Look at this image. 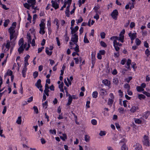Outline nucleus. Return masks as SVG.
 Segmentation results:
<instances>
[{"instance_id": "nucleus-1", "label": "nucleus", "mask_w": 150, "mask_h": 150, "mask_svg": "<svg viewBox=\"0 0 150 150\" xmlns=\"http://www.w3.org/2000/svg\"><path fill=\"white\" fill-rule=\"evenodd\" d=\"M14 29L15 28L13 27H10L8 29L10 35V40L11 41L13 40L11 42V43H13L14 41L16 39L17 37V33L15 32V30Z\"/></svg>"}, {"instance_id": "nucleus-2", "label": "nucleus", "mask_w": 150, "mask_h": 150, "mask_svg": "<svg viewBox=\"0 0 150 150\" xmlns=\"http://www.w3.org/2000/svg\"><path fill=\"white\" fill-rule=\"evenodd\" d=\"M18 44L19 46L18 49V51L19 54L21 53L27 46V43H24V40L23 38H21L19 41Z\"/></svg>"}, {"instance_id": "nucleus-3", "label": "nucleus", "mask_w": 150, "mask_h": 150, "mask_svg": "<svg viewBox=\"0 0 150 150\" xmlns=\"http://www.w3.org/2000/svg\"><path fill=\"white\" fill-rule=\"evenodd\" d=\"M125 30L124 29L120 32L119 37L117 36H112L110 38V39H118V40L119 41L123 43L124 42V34L125 33Z\"/></svg>"}, {"instance_id": "nucleus-4", "label": "nucleus", "mask_w": 150, "mask_h": 150, "mask_svg": "<svg viewBox=\"0 0 150 150\" xmlns=\"http://www.w3.org/2000/svg\"><path fill=\"white\" fill-rule=\"evenodd\" d=\"M28 3H26L23 4L24 7L28 9L33 5H35L36 4V0H27Z\"/></svg>"}, {"instance_id": "nucleus-5", "label": "nucleus", "mask_w": 150, "mask_h": 150, "mask_svg": "<svg viewBox=\"0 0 150 150\" xmlns=\"http://www.w3.org/2000/svg\"><path fill=\"white\" fill-rule=\"evenodd\" d=\"M45 23L44 21L42 20L39 24L40 27L39 33L40 34L43 35L45 33Z\"/></svg>"}, {"instance_id": "nucleus-6", "label": "nucleus", "mask_w": 150, "mask_h": 150, "mask_svg": "<svg viewBox=\"0 0 150 150\" xmlns=\"http://www.w3.org/2000/svg\"><path fill=\"white\" fill-rule=\"evenodd\" d=\"M109 96L110 98L108 99V104L111 107L114 101V96L113 94L112 93H110Z\"/></svg>"}, {"instance_id": "nucleus-7", "label": "nucleus", "mask_w": 150, "mask_h": 150, "mask_svg": "<svg viewBox=\"0 0 150 150\" xmlns=\"http://www.w3.org/2000/svg\"><path fill=\"white\" fill-rule=\"evenodd\" d=\"M143 144L146 146H149V137L148 136L144 135L143 137L142 140Z\"/></svg>"}, {"instance_id": "nucleus-8", "label": "nucleus", "mask_w": 150, "mask_h": 150, "mask_svg": "<svg viewBox=\"0 0 150 150\" xmlns=\"http://www.w3.org/2000/svg\"><path fill=\"white\" fill-rule=\"evenodd\" d=\"M78 36L76 33L72 34L71 40L74 42V44L77 43L78 41Z\"/></svg>"}, {"instance_id": "nucleus-9", "label": "nucleus", "mask_w": 150, "mask_h": 150, "mask_svg": "<svg viewBox=\"0 0 150 150\" xmlns=\"http://www.w3.org/2000/svg\"><path fill=\"white\" fill-rule=\"evenodd\" d=\"M118 14V12L117 10L115 9L113 11L111 14V16L115 20H116Z\"/></svg>"}, {"instance_id": "nucleus-10", "label": "nucleus", "mask_w": 150, "mask_h": 150, "mask_svg": "<svg viewBox=\"0 0 150 150\" xmlns=\"http://www.w3.org/2000/svg\"><path fill=\"white\" fill-rule=\"evenodd\" d=\"M41 80L40 79H38L37 82L35 84V86L38 88L39 89V90L41 91H43V90L41 88L42 86L41 85Z\"/></svg>"}, {"instance_id": "nucleus-11", "label": "nucleus", "mask_w": 150, "mask_h": 150, "mask_svg": "<svg viewBox=\"0 0 150 150\" xmlns=\"http://www.w3.org/2000/svg\"><path fill=\"white\" fill-rule=\"evenodd\" d=\"M139 109V108L137 105H133L130 109V111L131 113H134L137 110Z\"/></svg>"}, {"instance_id": "nucleus-12", "label": "nucleus", "mask_w": 150, "mask_h": 150, "mask_svg": "<svg viewBox=\"0 0 150 150\" xmlns=\"http://www.w3.org/2000/svg\"><path fill=\"white\" fill-rule=\"evenodd\" d=\"M128 35L131 40H134L137 37V33H129L128 34Z\"/></svg>"}, {"instance_id": "nucleus-13", "label": "nucleus", "mask_w": 150, "mask_h": 150, "mask_svg": "<svg viewBox=\"0 0 150 150\" xmlns=\"http://www.w3.org/2000/svg\"><path fill=\"white\" fill-rule=\"evenodd\" d=\"M100 94L102 96H105L107 95V92L106 90L104 89L101 88L99 91Z\"/></svg>"}, {"instance_id": "nucleus-14", "label": "nucleus", "mask_w": 150, "mask_h": 150, "mask_svg": "<svg viewBox=\"0 0 150 150\" xmlns=\"http://www.w3.org/2000/svg\"><path fill=\"white\" fill-rule=\"evenodd\" d=\"M51 2L52 4V6L55 9H56L59 8V6L57 2L52 0L51 1Z\"/></svg>"}, {"instance_id": "nucleus-15", "label": "nucleus", "mask_w": 150, "mask_h": 150, "mask_svg": "<svg viewBox=\"0 0 150 150\" xmlns=\"http://www.w3.org/2000/svg\"><path fill=\"white\" fill-rule=\"evenodd\" d=\"M79 28L78 26H76L74 28H73L72 27H71L70 29L71 30V33L72 34H74L78 30Z\"/></svg>"}, {"instance_id": "nucleus-16", "label": "nucleus", "mask_w": 150, "mask_h": 150, "mask_svg": "<svg viewBox=\"0 0 150 150\" xmlns=\"http://www.w3.org/2000/svg\"><path fill=\"white\" fill-rule=\"evenodd\" d=\"M102 82L105 85L108 86H110V81L107 79L103 80Z\"/></svg>"}, {"instance_id": "nucleus-17", "label": "nucleus", "mask_w": 150, "mask_h": 150, "mask_svg": "<svg viewBox=\"0 0 150 150\" xmlns=\"http://www.w3.org/2000/svg\"><path fill=\"white\" fill-rule=\"evenodd\" d=\"M69 97L68 100V102L67 104V105H70L72 101V98L70 94H69Z\"/></svg>"}, {"instance_id": "nucleus-18", "label": "nucleus", "mask_w": 150, "mask_h": 150, "mask_svg": "<svg viewBox=\"0 0 150 150\" xmlns=\"http://www.w3.org/2000/svg\"><path fill=\"white\" fill-rule=\"evenodd\" d=\"M10 41L9 40H7L6 41V44H5L4 43L3 45V46H5L6 48V49H7L8 50H9L10 47Z\"/></svg>"}, {"instance_id": "nucleus-19", "label": "nucleus", "mask_w": 150, "mask_h": 150, "mask_svg": "<svg viewBox=\"0 0 150 150\" xmlns=\"http://www.w3.org/2000/svg\"><path fill=\"white\" fill-rule=\"evenodd\" d=\"M27 70V68L26 67H24L23 68L22 73L23 75V76L24 77H25V73Z\"/></svg>"}, {"instance_id": "nucleus-20", "label": "nucleus", "mask_w": 150, "mask_h": 150, "mask_svg": "<svg viewBox=\"0 0 150 150\" xmlns=\"http://www.w3.org/2000/svg\"><path fill=\"white\" fill-rule=\"evenodd\" d=\"M49 48L46 47L45 48V52L49 56H50L52 54V51H49Z\"/></svg>"}, {"instance_id": "nucleus-21", "label": "nucleus", "mask_w": 150, "mask_h": 150, "mask_svg": "<svg viewBox=\"0 0 150 150\" xmlns=\"http://www.w3.org/2000/svg\"><path fill=\"white\" fill-rule=\"evenodd\" d=\"M113 45L115 50L117 52H119L120 49V47L115 43H114V42H113Z\"/></svg>"}, {"instance_id": "nucleus-22", "label": "nucleus", "mask_w": 150, "mask_h": 150, "mask_svg": "<svg viewBox=\"0 0 150 150\" xmlns=\"http://www.w3.org/2000/svg\"><path fill=\"white\" fill-rule=\"evenodd\" d=\"M98 93L97 91H94L92 94V96L93 98H96L98 97Z\"/></svg>"}, {"instance_id": "nucleus-23", "label": "nucleus", "mask_w": 150, "mask_h": 150, "mask_svg": "<svg viewBox=\"0 0 150 150\" xmlns=\"http://www.w3.org/2000/svg\"><path fill=\"white\" fill-rule=\"evenodd\" d=\"M63 137L60 136V138L63 141H65L66 139H67V137L66 134H62Z\"/></svg>"}, {"instance_id": "nucleus-24", "label": "nucleus", "mask_w": 150, "mask_h": 150, "mask_svg": "<svg viewBox=\"0 0 150 150\" xmlns=\"http://www.w3.org/2000/svg\"><path fill=\"white\" fill-rule=\"evenodd\" d=\"M111 40H113V42L114 43H115L116 45H117L118 46H121L122 45V44L119 43V42H117V40H118V39H110Z\"/></svg>"}, {"instance_id": "nucleus-25", "label": "nucleus", "mask_w": 150, "mask_h": 150, "mask_svg": "<svg viewBox=\"0 0 150 150\" xmlns=\"http://www.w3.org/2000/svg\"><path fill=\"white\" fill-rule=\"evenodd\" d=\"M137 91L139 92H141L144 91V89L141 86H137Z\"/></svg>"}, {"instance_id": "nucleus-26", "label": "nucleus", "mask_w": 150, "mask_h": 150, "mask_svg": "<svg viewBox=\"0 0 150 150\" xmlns=\"http://www.w3.org/2000/svg\"><path fill=\"white\" fill-rule=\"evenodd\" d=\"M119 112L121 114H123L124 113V109L123 108H120L118 109Z\"/></svg>"}, {"instance_id": "nucleus-27", "label": "nucleus", "mask_w": 150, "mask_h": 150, "mask_svg": "<svg viewBox=\"0 0 150 150\" xmlns=\"http://www.w3.org/2000/svg\"><path fill=\"white\" fill-rule=\"evenodd\" d=\"M150 114V112L149 111H147L146 112H145L144 114V117L146 119H147Z\"/></svg>"}, {"instance_id": "nucleus-28", "label": "nucleus", "mask_w": 150, "mask_h": 150, "mask_svg": "<svg viewBox=\"0 0 150 150\" xmlns=\"http://www.w3.org/2000/svg\"><path fill=\"white\" fill-rule=\"evenodd\" d=\"M131 60L129 59H128L127 62V65H128V67H126L128 69H129V68L130 67V65L131 63Z\"/></svg>"}, {"instance_id": "nucleus-29", "label": "nucleus", "mask_w": 150, "mask_h": 150, "mask_svg": "<svg viewBox=\"0 0 150 150\" xmlns=\"http://www.w3.org/2000/svg\"><path fill=\"white\" fill-rule=\"evenodd\" d=\"M86 33L85 34V36H84L83 41L84 43H88L89 42V41L88 40L87 38V36L86 35Z\"/></svg>"}, {"instance_id": "nucleus-30", "label": "nucleus", "mask_w": 150, "mask_h": 150, "mask_svg": "<svg viewBox=\"0 0 150 150\" xmlns=\"http://www.w3.org/2000/svg\"><path fill=\"white\" fill-rule=\"evenodd\" d=\"M113 82L114 84L117 85L119 82L118 79L116 78H114L113 80Z\"/></svg>"}, {"instance_id": "nucleus-31", "label": "nucleus", "mask_w": 150, "mask_h": 150, "mask_svg": "<svg viewBox=\"0 0 150 150\" xmlns=\"http://www.w3.org/2000/svg\"><path fill=\"white\" fill-rule=\"evenodd\" d=\"M121 150H128V148L125 144L121 146Z\"/></svg>"}, {"instance_id": "nucleus-32", "label": "nucleus", "mask_w": 150, "mask_h": 150, "mask_svg": "<svg viewBox=\"0 0 150 150\" xmlns=\"http://www.w3.org/2000/svg\"><path fill=\"white\" fill-rule=\"evenodd\" d=\"M146 96L144 95L141 94H139L138 96V98L140 100H141L142 99H144Z\"/></svg>"}, {"instance_id": "nucleus-33", "label": "nucleus", "mask_w": 150, "mask_h": 150, "mask_svg": "<svg viewBox=\"0 0 150 150\" xmlns=\"http://www.w3.org/2000/svg\"><path fill=\"white\" fill-rule=\"evenodd\" d=\"M135 43L137 45H139L141 43V41L138 38H137L135 40Z\"/></svg>"}, {"instance_id": "nucleus-34", "label": "nucleus", "mask_w": 150, "mask_h": 150, "mask_svg": "<svg viewBox=\"0 0 150 150\" xmlns=\"http://www.w3.org/2000/svg\"><path fill=\"white\" fill-rule=\"evenodd\" d=\"M76 45V46L75 48H74V50L76 52H79V46L77 45L76 43L75 44Z\"/></svg>"}, {"instance_id": "nucleus-35", "label": "nucleus", "mask_w": 150, "mask_h": 150, "mask_svg": "<svg viewBox=\"0 0 150 150\" xmlns=\"http://www.w3.org/2000/svg\"><path fill=\"white\" fill-rule=\"evenodd\" d=\"M69 8L68 7H67L65 11V14L66 15V16L67 17H69Z\"/></svg>"}, {"instance_id": "nucleus-36", "label": "nucleus", "mask_w": 150, "mask_h": 150, "mask_svg": "<svg viewBox=\"0 0 150 150\" xmlns=\"http://www.w3.org/2000/svg\"><path fill=\"white\" fill-rule=\"evenodd\" d=\"M9 19H7L4 22V26L5 27H6L8 25L9 22Z\"/></svg>"}, {"instance_id": "nucleus-37", "label": "nucleus", "mask_w": 150, "mask_h": 150, "mask_svg": "<svg viewBox=\"0 0 150 150\" xmlns=\"http://www.w3.org/2000/svg\"><path fill=\"white\" fill-rule=\"evenodd\" d=\"M106 134V132L105 131H101L100 132V133H99V135L101 136H104Z\"/></svg>"}, {"instance_id": "nucleus-38", "label": "nucleus", "mask_w": 150, "mask_h": 150, "mask_svg": "<svg viewBox=\"0 0 150 150\" xmlns=\"http://www.w3.org/2000/svg\"><path fill=\"white\" fill-rule=\"evenodd\" d=\"M21 117H19L16 121V122L18 124H20L21 123Z\"/></svg>"}, {"instance_id": "nucleus-39", "label": "nucleus", "mask_w": 150, "mask_h": 150, "mask_svg": "<svg viewBox=\"0 0 150 150\" xmlns=\"http://www.w3.org/2000/svg\"><path fill=\"white\" fill-rule=\"evenodd\" d=\"M145 54L146 55L147 57H148L150 55V51L148 49H147L145 51Z\"/></svg>"}, {"instance_id": "nucleus-40", "label": "nucleus", "mask_w": 150, "mask_h": 150, "mask_svg": "<svg viewBox=\"0 0 150 150\" xmlns=\"http://www.w3.org/2000/svg\"><path fill=\"white\" fill-rule=\"evenodd\" d=\"M131 1H132V4L130 6V8L131 9L134 8V2H135V0H131Z\"/></svg>"}, {"instance_id": "nucleus-41", "label": "nucleus", "mask_w": 150, "mask_h": 150, "mask_svg": "<svg viewBox=\"0 0 150 150\" xmlns=\"http://www.w3.org/2000/svg\"><path fill=\"white\" fill-rule=\"evenodd\" d=\"M91 123L93 125H96L97 124V122L96 120L93 119L91 120Z\"/></svg>"}, {"instance_id": "nucleus-42", "label": "nucleus", "mask_w": 150, "mask_h": 150, "mask_svg": "<svg viewBox=\"0 0 150 150\" xmlns=\"http://www.w3.org/2000/svg\"><path fill=\"white\" fill-rule=\"evenodd\" d=\"M124 87L127 90H129L130 86L127 83H126L124 85Z\"/></svg>"}, {"instance_id": "nucleus-43", "label": "nucleus", "mask_w": 150, "mask_h": 150, "mask_svg": "<svg viewBox=\"0 0 150 150\" xmlns=\"http://www.w3.org/2000/svg\"><path fill=\"white\" fill-rule=\"evenodd\" d=\"M86 0H79V6L80 7L81 5L82 4H83L85 2V1Z\"/></svg>"}, {"instance_id": "nucleus-44", "label": "nucleus", "mask_w": 150, "mask_h": 150, "mask_svg": "<svg viewBox=\"0 0 150 150\" xmlns=\"http://www.w3.org/2000/svg\"><path fill=\"white\" fill-rule=\"evenodd\" d=\"M89 137L87 135H86L85 136V140L86 142H88L89 141Z\"/></svg>"}, {"instance_id": "nucleus-45", "label": "nucleus", "mask_w": 150, "mask_h": 150, "mask_svg": "<svg viewBox=\"0 0 150 150\" xmlns=\"http://www.w3.org/2000/svg\"><path fill=\"white\" fill-rule=\"evenodd\" d=\"M59 21L58 20V19L57 18L54 19V23H55L57 26H58V25H59Z\"/></svg>"}, {"instance_id": "nucleus-46", "label": "nucleus", "mask_w": 150, "mask_h": 150, "mask_svg": "<svg viewBox=\"0 0 150 150\" xmlns=\"http://www.w3.org/2000/svg\"><path fill=\"white\" fill-rule=\"evenodd\" d=\"M100 45L101 46L103 47H107V45L106 43L104 42L101 41L100 42Z\"/></svg>"}, {"instance_id": "nucleus-47", "label": "nucleus", "mask_w": 150, "mask_h": 150, "mask_svg": "<svg viewBox=\"0 0 150 150\" xmlns=\"http://www.w3.org/2000/svg\"><path fill=\"white\" fill-rule=\"evenodd\" d=\"M27 38L28 39V42H31V37L30 35V34H28L27 36Z\"/></svg>"}, {"instance_id": "nucleus-48", "label": "nucleus", "mask_w": 150, "mask_h": 150, "mask_svg": "<svg viewBox=\"0 0 150 150\" xmlns=\"http://www.w3.org/2000/svg\"><path fill=\"white\" fill-rule=\"evenodd\" d=\"M8 75L11 76L12 75V71L11 70H8L6 73Z\"/></svg>"}, {"instance_id": "nucleus-49", "label": "nucleus", "mask_w": 150, "mask_h": 150, "mask_svg": "<svg viewBox=\"0 0 150 150\" xmlns=\"http://www.w3.org/2000/svg\"><path fill=\"white\" fill-rule=\"evenodd\" d=\"M101 37L102 38H105V34L104 32H102L100 33V34Z\"/></svg>"}, {"instance_id": "nucleus-50", "label": "nucleus", "mask_w": 150, "mask_h": 150, "mask_svg": "<svg viewBox=\"0 0 150 150\" xmlns=\"http://www.w3.org/2000/svg\"><path fill=\"white\" fill-rule=\"evenodd\" d=\"M135 123H137L138 124H140L142 122V121L141 120L138 119L135 120Z\"/></svg>"}, {"instance_id": "nucleus-51", "label": "nucleus", "mask_w": 150, "mask_h": 150, "mask_svg": "<svg viewBox=\"0 0 150 150\" xmlns=\"http://www.w3.org/2000/svg\"><path fill=\"white\" fill-rule=\"evenodd\" d=\"M34 110V112L37 114L38 113V108L37 106H34L33 107V108Z\"/></svg>"}, {"instance_id": "nucleus-52", "label": "nucleus", "mask_w": 150, "mask_h": 150, "mask_svg": "<svg viewBox=\"0 0 150 150\" xmlns=\"http://www.w3.org/2000/svg\"><path fill=\"white\" fill-rule=\"evenodd\" d=\"M38 75V73L37 71H35L34 72L33 76L34 78H36Z\"/></svg>"}, {"instance_id": "nucleus-53", "label": "nucleus", "mask_w": 150, "mask_h": 150, "mask_svg": "<svg viewBox=\"0 0 150 150\" xmlns=\"http://www.w3.org/2000/svg\"><path fill=\"white\" fill-rule=\"evenodd\" d=\"M135 150H142V146L140 145H139L135 148Z\"/></svg>"}, {"instance_id": "nucleus-54", "label": "nucleus", "mask_w": 150, "mask_h": 150, "mask_svg": "<svg viewBox=\"0 0 150 150\" xmlns=\"http://www.w3.org/2000/svg\"><path fill=\"white\" fill-rule=\"evenodd\" d=\"M99 8L100 7L99 6H96L93 9L95 10V12L97 13L98 12V10Z\"/></svg>"}, {"instance_id": "nucleus-55", "label": "nucleus", "mask_w": 150, "mask_h": 150, "mask_svg": "<svg viewBox=\"0 0 150 150\" xmlns=\"http://www.w3.org/2000/svg\"><path fill=\"white\" fill-rule=\"evenodd\" d=\"M83 21V19L81 17H80L79 19L77 20V23H80L82 22Z\"/></svg>"}, {"instance_id": "nucleus-56", "label": "nucleus", "mask_w": 150, "mask_h": 150, "mask_svg": "<svg viewBox=\"0 0 150 150\" xmlns=\"http://www.w3.org/2000/svg\"><path fill=\"white\" fill-rule=\"evenodd\" d=\"M50 133L53 134L54 133V134H56V130L55 129L52 130L50 129Z\"/></svg>"}, {"instance_id": "nucleus-57", "label": "nucleus", "mask_w": 150, "mask_h": 150, "mask_svg": "<svg viewBox=\"0 0 150 150\" xmlns=\"http://www.w3.org/2000/svg\"><path fill=\"white\" fill-rule=\"evenodd\" d=\"M44 47H41L39 48L38 50V53H40L41 52L42 50L44 49Z\"/></svg>"}, {"instance_id": "nucleus-58", "label": "nucleus", "mask_w": 150, "mask_h": 150, "mask_svg": "<svg viewBox=\"0 0 150 150\" xmlns=\"http://www.w3.org/2000/svg\"><path fill=\"white\" fill-rule=\"evenodd\" d=\"M49 91V90L48 89H45V90L44 91V92L45 94L47 96H49V94H48Z\"/></svg>"}, {"instance_id": "nucleus-59", "label": "nucleus", "mask_w": 150, "mask_h": 150, "mask_svg": "<svg viewBox=\"0 0 150 150\" xmlns=\"http://www.w3.org/2000/svg\"><path fill=\"white\" fill-rule=\"evenodd\" d=\"M33 100V97L32 96L28 98L27 100V102L29 103L31 102Z\"/></svg>"}, {"instance_id": "nucleus-60", "label": "nucleus", "mask_w": 150, "mask_h": 150, "mask_svg": "<svg viewBox=\"0 0 150 150\" xmlns=\"http://www.w3.org/2000/svg\"><path fill=\"white\" fill-rule=\"evenodd\" d=\"M74 59L75 60V62L76 64H79V59L78 58L75 57L74 58Z\"/></svg>"}, {"instance_id": "nucleus-61", "label": "nucleus", "mask_w": 150, "mask_h": 150, "mask_svg": "<svg viewBox=\"0 0 150 150\" xmlns=\"http://www.w3.org/2000/svg\"><path fill=\"white\" fill-rule=\"evenodd\" d=\"M30 56L28 55H27L24 58V62H27L28 61V59L30 57Z\"/></svg>"}, {"instance_id": "nucleus-62", "label": "nucleus", "mask_w": 150, "mask_h": 150, "mask_svg": "<svg viewBox=\"0 0 150 150\" xmlns=\"http://www.w3.org/2000/svg\"><path fill=\"white\" fill-rule=\"evenodd\" d=\"M132 77H129L128 78L126 79V81L128 83H129L130 81L132 79Z\"/></svg>"}, {"instance_id": "nucleus-63", "label": "nucleus", "mask_w": 150, "mask_h": 150, "mask_svg": "<svg viewBox=\"0 0 150 150\" xmlns=\"http://www.w3.org/2000/svg\"><path fill=\"white\" fill-rule=\"evenodd\" d=\"M47 27H51V22L50 20H49L47 21Z\"/></svg>"}, {"instance_id": "nucleus-64", "label": "nucleus", "mask_w": 150, "mask_h": 150, "mask_svg": "<svg viewBox=\"0 0 150 150\" xmlns=\"http://www.w3.org/2000/svg\"><path fill=\"white\" fill-rule=\"evenodd\" d=\"M135 25V24L134 22H131L130 24V27L131 28H133Z\"/></svg>"}]
</instances>
